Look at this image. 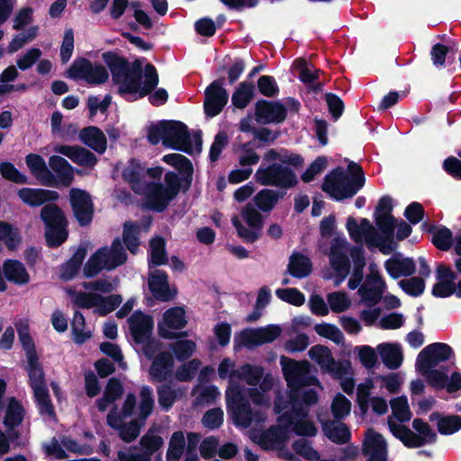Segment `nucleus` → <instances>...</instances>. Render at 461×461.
I'll return each mask as SVG.
<instances>
[{
  "mask_svg": "<svg viewBox=\"0 0 461 461\" xmlns=\"http://www.w3.org/2000/svg\"><path fill=\"white\" fill-rule=\"evenodd\" d=\"M102 59L112 74L113 84L118 86V95L127 102L143 98L157 88L159 77L151 63L147 64L143 70L139 59L131 63L114 51L104 52Z\"/></svg>",
  "mask_w": 461,
  "mask_h": 461,
  "instance_id": "nucleus-1",
  "label": "nucleus"
},
{
  "mask_svg": "<svg viewBox=\"0 0 461 461\" xmlns=\"http://www.w3.org/2000/svg\"><path fill=\"white\" fill-rule=\"evenodd\" d=\"M292 388L285 395L278 392L274 399V411L278 414L277 424L269 429H251L249 432H317L312 421L308 420L305 406L315 404L319 396L314 389L303 391Z\"/></svg>",
  "mask_w": 461,
  "mask_h": 461,
  "instance_id": "nucleus-2",
  "label": "nucleus"
},
{
  "mask_svg": "<svg viewBox=\"0 0 461 461\" xmlns=\"http://www.w3.org/2000/svg\"><path fill=\"white\" fill-rule=\"evenodd\" d=\"M348 174L341 167L332 169L324 177L321 190L336 201L351 198L365 185L366 176L362 167L350 161L348 165Z\"/></svg>",
  "mask_w": 461,
  "mask_h": 461,
  "instance_id": "nucleus-3",
  "label": "nucleus"
},
{
  "mask_svg": "<svg viewBox=\"0 0 461 461\" xmlns=\"http://www.w3.org/2000/svg\"><path fill=\"white\" fill-rule=\"evenodd\" d=\"M25 163L31 173L46 186H69L74 180V168L63 157L53 155L49 158L50 168L57 174L56 176L48 168L43 158L35 153L25 157Z\"/></svg>",
  "mask_w": 461,
  "mask_h": 461,
  "instance_id": "nucleus-4",
  "label": "nucleus"
},
{
  "mask_svg": "<svg viewBox=\"0 0 461 461\" xmlns=\"http://www.w3.org/2000/svg\"><path fill=\"white\" fill-rule=\"evenodd\" d=\"M147 137L152 145L162 141L167 148L193 154L188 127L180 121L161 120L149 127Z\"/></svg>",
  "mask_w": 461,
  "mask_h": 461,
  "instance_id": "nucleus-5",
  "label": "nucleus"
},
{
  "mask_svg": "<svg viewBox=\"0 0 461 461\" xmlns=\"http://www.w3.org/2000/svg\"><path fill=\"white\" fill-rule=\"evenodd\" d=\"M227 415L239 429H248L253 422L258 424L266 419L260 411H253L246 397L245 389L238 383L230 382L226 393Z\"/></svg>",
  "mask_w": 461,
  "mask_h": 461,
  "instance_id": "nucleus-6",
  "label": "nucleus"
},
{
  "mask_svg": "<svg viewBox=\"0 0 461 461\" xmlns=\"http://www.w3.org/2000/svg\"><path fill=\"white\" fill-rule=\"evenodd\" d=\"M44 224V236L49 248H59L68 238V221L64 211L56 203L45 204L40 212Z\"/></svg>",
  "mask_w": 461,
  "mask_h": 461,
  "instance_id": "nucleus-7",
  "label": "nucleus"
},
{
  "mask_svg": "<svg viewBox=\"0 0 461 461\" xmlns=\"http://www.w3.org/2000/svg\"><path fill=\"white\" fill-rule=\"evenodd\" d=\"M254 178L257 183L266 186H275L279 189H290L298 184L294 171L275 161L268 165L262 163L257 169Z\"/></svg>",
  "mask_w": 461,
  "mask_h": 461,
  "instance_id": "nucleus-8",
  "label": "nucleus"
},
{
  "mask_svg": "<svg viewBox=\"0 0 461 461\" xmlns=\"http://www.w3.org/2000/svg\"><path fill=\"white\" fill-rule=\"evenodd\" d=\"M280 364L284 377L290 389L314 385L319 383L317 377L310 375V363L307 360L296 361L282 356Z\"/></svg>",
  "mask_w": 461,
  "mask_h": 461,
  "instance_id": "nucleus-9",
  "label": "nucleus"
},
{
  "mask_svg": "<svg viewBox=\"0 0 461 461\" xmlns=\"http://www.w3.org/2000/svg\"><path fill=\"white\" fill-rule=\"evenodd\" d=\"M350 238L355 242H360L365 236L366 244L372 247L379 248L384 255L390 254L394 250V247L382 243V237L379 236L375 228L366 218H363L358 224L355 218L348 217L346 224Z\"/></svg>",
  "mask_w": 461,
  "mask_h": 461,
  "instance_id": "nucleus-10",
  "label": "nucleus"
},
{
  "mask_svg": "<svg viewBox=\"0 0 461 461\" xmlns=\"http://www.w3.org/2000/svg\"><path fill=\"white\" fill-rule=\"evenodd\" d=\"M351 402L341 393H338L331 402L330 411L333 420L319 415L322 432H350L349 428L342 421L350 412Z\"/></svg>",
  "mask_w": 461,
  "mask_h": 461,
  "instance_id": "nucleus-11",
  "label": "nucleus"
},
{
  "mask_svg": "<svg viewBox=\"0 0 461 461\" xmlns=\"http://www.w3.org/2000/svg\"><path fill=\"white\" fill-rule=\"evenodd\" d=\"M69 203L78 224L81 227L90 225L95 215V205L90 194L83 189L71 188Z\"/></svg>",
  "mask_w": 461,
  "mask_h": 461,
  "instance_id": "nucleus-12",
  "label": "nucleus"
},
{
  "mask_svg": "<svg viewBox=\"0 0 461 461\" xmlns=\"http://www.w3.org/2000/svg\"><path fill=\"white\" fill-rule=\"evenodd\" d=\"M225 77L212 81L204 91L203 110L208 117H215L221 113L229 100V94L223 87Z\"/></svg>",
  "mask_w": 461,
  "mask_h": 461,
  "instance_id": "nucleus-13",
  "label": "nucleus"
},
{
  "mask_svg": "<svg viewBox=\"0 0 461 461\" xmlns=\"http://www.w3.org/2000/svg\"><path fill=\"white\" fill-rule=\"evenodd\" d=\"M286 117L287 110L279 101L259 99L255 104V119L258 123H281Z\"/></svg>",
  "mask_w": 461,
  "mask_h": 461,
  "instance_id": "nucleus-14",
  "label": "nucleus"
},
{
  "mask_svg": "<svg viewBox=\"0 0 461 461\" xmlns=\"http://www.w3.org/2000/svg\"><path fill=\"white\" fill-rule=\"evenodd\" d=\"M454 355L452 348L442 342H434L425 347L418 355L416 366L433 368L440 362L447 361Z\"/></svg>",
  "mask_w": 461,
  "mask_h": 461,
  "instance_id": "nucleus-15",
  "label": "nucleus"
},
{
  "mask_svg": "<svg viewBox=\"0 0 461 461\" xmlns=\"http://www.w3.org/2000/svg\"><path fill=\"white\" fill-rule=\"evenodd\" d=\"M129 330L135 344L145 342L152 336L154 321L152 316L135 311L128 319Z\"/></svg>",
  "mask_w": 461,
  "mask_h": 461,
  "instance_id": "nucleus-16",
  "label": "nucleus"
},
{
  "mask_svg": "<svg viewBox=\"0 0 461 461\" xmlns=\"http://www.w3.org/2000/svg\"><path fill=\"white\" fill-rule=\"evenodd\" d=\"M282 332L278 325H268L259 329H247L240 332V341L247 348H250L256 346H261L266 343H271L276 339Z\"/></svg>",
  "mask_w": 461,
  "mask_h": 461,
  "instance_id": "nucleus-17",
  "label": "nucleus"
},
{
  "mask_svg": "<svg viewBox=\"0 0 461 461\" xmlns=\"http://www.w3.org/2000/svg\"><path fill=\"white\" fill-rule=\"evenodd\" d=\"M361 453L366 461H388V444L383 434H365Z\"/></svg>",
  "mask_w": 461,
  "mask_h": 461,
  "instance_id": "nucleus-18",
  "label": "nucleus"
},
{
  "mask_svg": "<svg viewBox=\"0 0 461 461\" xmlns=\"http://www.w3.org/2000/svg\"><path fill=\"white\" fill-rule=\"evenodd\" d=\"M149 290L157 301L169 302L176 297V292L171 291L168 275L165 270L156 269L149 276Z\"/></svg>",
  "mask_w": 461,
  "mask_h": 461,
  "instance_id": "nucleus-19",
  "label": "nucleus"
},
{
  "mask_svg": "<svg viewBox=\"0 0 461 461\" xmlns=\"http://www.w3.org/2000/svg\"><path fill=\"white\" fill-rule=\"evenodd\" d=\"M53 150L56 153L66 156L74 163L81 167H93L96 165L98 159L90 150L81 146H69L59 144L54 146Z\"/></svg>",
  "mask_w": 461,
  "mask_h": 461,
  "instance_id": "nucleus-20",
  "label": "nucleus"
},
{
  "mask_svg": "<svg viewBox=\"0 0 461 461\" xmlns=\"http://www.w3.org/2000/svg\"><path fill=\"white\" fill-rule=\"evenodd\" d=\"M19 198L31 207H38L46 203L56 202L59 198L58 192L41 188L23 187L18 190Z\"/></svg>",
  "mask_w": 461,
  "mask_h": 461,
  "instance_id": "nucleus-21",
  "label": "nucleus"
},
{
  "mask_svg": "<svg viewBox=\"0 0 461 461\" xmlns=\"http://www.w3.org/2000/svg\"><path fill=\"white\" fill-rule=\"evenodd\" d=\"M175 198L164 189L161 183H153L146 194V207L156 212H163Z\"/></svg>",
  "mask_w": 461,
  "mask_h": 461,
  "instance_id": "nucleus-22",
  "label": "nucleus"
},
{
  "mask_svg": "<svg viewBox=\"0 0 461 461\" xmlns=\"http://www.w3.org/2000/svg\"><path fill=\"white\" fill-rule=\"evenodd\" d=\"M384 268L393 279H398L401 276H411L416 271V266L413 258H403L400 253L394 254L384 262Z\"/></svg>",
  "mask_w": 461,
  "mask_h": 461,
  "instance_id": "nucleus-23",
  "label": "nucleus"
},
{
  "mask_svg": "<svg viewBox=\"0 0 461 461\" xmlns=\"http://www.w3.org/2000/svg\"><path fill=\"white\" fill-rule=\"evenodd\" d=\"M25 409L22 402L15 397H10L5 408L3 424L5 427V432H17L15 430L23 421ZM0 432H3L0 429Z\"/></svg>",
  "mask_w": 461,
  "mask_h": 461,
  "instance_id": "nucleus-24",
  "label": "nucleus"
},
{
  "mask_svg": "<svg viewBox=\"0 0 461 461\" xmlns=\"http://www.w3.org/2000/svg\"><path fill=\"white\" fill-rule=\"evenodd\" d=\"M174 366L173 356L167 352L163 351L158 353L150 365L149 374L153 381L165 382L172 375Z\"/></svg>",
  "mask_w": 461,
  "mask_h": 461,
  "instance_id": "nucleus-25",
  "label": "nucleus"
},
{
  "mask_svg": "<svg viewBox=\"0 0 461 461\" xmlns=\"http://www.w3.org/2000/svg\"><path fill=\"white\" fill-rule=\"evenodd\" d=\"M330 264L336 272L337 279L335 281V286H338L350 272L351 266L349 258L340 248L332 246L330 249Z\"/></svg>",
  "mask_w": 461,
  "mask_h": 461,
  "instance_id": "nucleus-26",
  "label": "nucleus"
},
{
  "mask_svg": "<svg viewBox=\"0 0 461 461\" xmlns=\"http://www.w3.org/2000/svg\"><path fill=\"white\" fill-rule=\"evenodd\" d=\"M80 140L99 154H103L107 147L104 133L96 126H87L79 132Z\"/></svg>",
  "mask_w": 461,
  "mask_h": 461,
  "instance_id": "nucleus-27",
  "label": "nucleus"
},
{
  "mask_svg": "<svg viewBox=\"0 0 461 461\" xmlns=\"http://www.w3.org/2000/svg\"><path fill=\"white\" fill-rule=\"evenodd\" d=\"M122 176L125 182L129 183L134 193L140 194L143 186L145 168L136 158L130 159L122 172Z\"/></svg>",
  "mask_w": 461,
  "mask_h": 461,
  "instance_id": "nucleus-28",
  "label": "nucleus"
},
{
  "mask_svg": "<svg viewBox=\"0 0 461 461\" xmlns=\"http://www.w3.org/2000/svg\"><path fill=\"white\" fill-rule=\"evenodd\" d=\"M263 161L269 163L272 161H279L278 164H282L284 166H292L295 168L301 167L303 164V158L297 153L292 152L286 149H280L276 150L275 149H270L265 152L263 156Z\"/></svg>",
  "mask_w": 461,
  "mask_h": 461,
  "instance_id": "nucleus-29",
  "label": "nucleus"
},
{
  "mask_svg": "<svg viewBox=\"0 0 461 461\" xmlns=\"http://www.w3.org/2000/svg\"><path fill=\"white\" fill-rule=\"evenodd\" d=\"M378 353L384 365L392 370L401 366L403 361L402 347L397 343H382L377 347Z\"/></svg>",
  "mask_w": 461,
  "mask_h": 461,
  "instance_id": "nucleus-30",
  "label": "nucleus"
},
{
  "mask_svg": "<svg viewBox=\"0 0 461 461\" xmlns=\"http://www.w3.org/2000/svg\"><path fill=\"white\" fill-rule=\"evenodd\" d=\"M3 273L7 281L17 285H23L30 282L27 269L17 259H6L3 265Z\"/></svg>",
  "mask_w": 461,
  "mask_h": 461,
  "instance_id": "nucleus-31",
  "label": "nucleus"
},
{
  "mask_svg": "<svg viewBox=\"0 0 461 461\" xmlns=\"http://www.w3.org/2000/svg\"><path fill=\"white\" fill-rule=\"evenodd\" d=\"M26 371L29 376V385L32 389L33 393L48 389L45 372L39 361V357H32L27 359Z\"/></svg>",
  "mask_w": 461,
  "mask_h": 461,
  "instance_id": "nucleus-32",
  "label": "nucleus"
},
{
  "mask_svg": "<svg viewBox=\"0 0 461 461\" xmlns=\"http://www.w3.org/2000/svg\"><path fill=\"white\" fill-rule=\"evenodd\" d=\"M250 440L265 451L282 449L292 434H249Z\"/></svg>",
  "mask_w": 461,
  "mask_h": 461,
  "instance_id": "nucleus-33",
  "label": "nucleus"
},
{
  "mask_svg": "<svg viewBox=\"0 0 461 461\" xmlns=\"http://www.w3.org/2000/svg\"><path fill=\"white\" fill-rule=\"evenodd\" d=\"M87 250L84 246H79L71 258L60 267V277L64 281L73 280L78 274Z\"/></svg>",
  "mask_w": 461,
  "mask_h": 461,
  "instance_id": "nucleus-34",
  "label": "nucleus"
},
{
  "mask_svg": "<svg viewBox=\"0 0 461 461\" xmlns=\"http://www.w3.org/2000/svg\"><path fill=\"white\" fill-rule=\"evenodd\" d=\"M265 369L261 366L244 364L239 369L231 372L232 376L245 381L249 385L257 386L264 379Z\"/></svg>",
  "mask_w": 461,
  "mask_h": 461,
  "instance_id": "nucleus-35",
  "label": "nucleus"
},
{
  "mask_svg": "<svg viewBox=\"0 0 461 461\" xmlns=\"http://www.w3.org/2000/svg\"><path fill=\"white\" fill-rule=\"evenodd\" d=\"M104 249V254L106 260V269L113 270L123 265L128 258V255L122 246L120 238H115L111 245L110 250L107 248Z\"/></svg>",
  "mask_w": 461,
  "mask_h": 461,
  "instance_id": "nucleus-36",
  "label": "nucleus"
},
{
  "mask_svg": "<svg viewBox=\"0 0 461 461\" xmlns=\"http://www.w3.org/2000/svg\"><path fill=\"white\" fill-rule=\"evenodd\" d=\"M287 269L292 276L304 278L312 273V264L307 256L294 252L290 256Z\"/></svg>",
  "mask_w": 461,
  "mask_h": 461,
  "instance_id": "nucleus-37",
  "label": "nucleus"
},
{
  "mask_svg": "<svg viewBox=\"0 0 461 461\" xmlns=\"http://www.w3.org/2000/svg\"><path fill=\"white\" fill-rule=\"evenodd\" d=\"M375 222L378 229L383 233L382 243L391 245L395 248L396 244L393 241L394 230L397 225V219L393 214H380L375 216Z\"/></svg>",
  "mask_w": 461,
  "mask_h": 461,
  "instance_id": "nucleus-38",
  "label": "nucleus"
},
{
  "mask_svg": "<svg viewBox=\"0 0 461 461\" xmlns=\"http://www.w3.org/2000/svg\"><path fill=\"white\" fill-rule=\"evenodd\" d=\"M140 228L135 221H127L122 226V241L126 249L135 255L140 245Z\"/></svg>",
  "mask_w": 461,
  "mask_h": 461,
  "instance_id": "nucleus-39",
  "label": "nucleus"
},
{
  "mask_svg": "<svg viewBox=\"0 0 461 461\" xmlns=\"http://www.w3.org/2000/svg\"><path fill=\"white\" fill-rule=\"evenodd\" d=\"M285 192H280L273 189H262L254 197L257 207L264 212H270L277 203L278 200L283 198Z\"/></svg>",
  "mask_w": 461,
  "mask_h": 461,
  "instance_id": "nucleus-40",
  "label": "nucleus"
},
{
  "mask_svg": "<svg viewBox=\"0 0 461 461\" xmlns=\"http://www.w3.org/2000/svg\"><path fill=\"white\" fill-rule=\"evenodd\" d=\"M429 419L430 422L436 421L438 432H457L461 429L460 415L443 416L438 411H435L429 415Z\"/></svg>",
  "mask_w": 461,
  "mask_h": 461,
  "instance_id": "nucleus-41",
  "label": "nucleus"
},
{
  "mask_svg": "<svg viewBox=\"0 0 461 461\" xmlns=\"http://www.w3.org/2000/svg\"><path fill=\"white\" fill-rule=\"evenodd\" d=\"M255 86L252 82H241L232 94V104L238 109L246 108L253 99Z\"/></svg>",
  "mask_w": 461,
  "mask_h": 461,
  "instance_id": "nucleus-42",
  "label": "nucleus"
},
{
  "mask_svg": "<svg viewBox=\"0 0 461 461\" xmlns=\"http://www.w3.org/2000/svg\"><path fill=\"white\" fill-rule=\"evenodd\" d=\"M404 447L408 448H419L426 445L436 443L438 434H393Z\"/></svg>",
  "mask_w": 461,
  "mask_h": 461,
  "instance_id": "nucleus-43",
  "label": "nucleus"
},
{
  "mask_svg": "<svg viewBox=\"0 0 461 461\" xmlns=\"http://www.w3.org/2000/svg\"><path fill=\"white\" fill-rule=\"evenodd\" d=\"M0 240L9 250H15L22 242V236L18 228L11 223L0 221Z\"/></svg>",
  "mask_w": 461,
  "mask_h": 461,
  "instance_id": "nucleus-44",
  "label": "nucleus"
},
{
  "mask_svg": "<svg viewBox=\"0 0 461 461\" xmlns=\"http://www.w3.org/2000/svg\"><path fill=\"white\" fill-rule=\"evenodd\" d=\"M104 268L106 269V260L104 249H98L86 262L83 267V274L86 278L97 276Z\"/></svg>",
  "mask_w": 461,
  "mask_h": 461,
  "instance_id": "nucleus-45",
  "label": "nucleus"
},
{
  "mask_svg": "<svg viewBox=\"0 0 461 461\" xmlns=\"http://www.w3.org/2000/svg\"><path fill=\"white\" fill-rule=\"evenodd\" d=\"M150 261L149 267L167 265L168 262L167 253L166 251V241L162 237H157L150 240Z\"/></svg>",
  "mask_w": 461,
  "mask_h": 461,
  "instance_id": "nucleus-46",
  "label": "nucleus"
},
{
  "mask_svg": "<svg viewBox=\"0 0 461 461\" xmlns=\"http://www.w3.org/2000/svg\"><path fill=\"white\" fill-rule=\"evenodd\" d=\"M163 442V438L158 434H144L140 440L141 449L140 455H142L147 461H150L152 455L162 447Z\"/></svg>",
  "mask_w": 461,
  "mask_h": 461,
  "instance_id": "nucleus-47",
  "label": "nucleus"
},
{
  "mask_svg": "<svg viewBox=\"0 0 461 461\" xmlns=\"http://www.w3.org/2000/svg\"><path fill=\"white\" fill-rule=\"evenodd\" d=\"M91 64L92 62L86 58L76 59L66 71L67 77L73 80L83 79L86 81L91 71Z\"/></svg>",
  "mask_w": 461,
  "mask_h": 461,
  "instance_id": "nucleus-48",
  "label": "nucleus"
},
{
  "mask_svg": "<svg viewBox=\"0 0 461 461\" xmlns=\"http://www.w3.org/2000/svg\"><path fill=\"white\" fill-rule=\"evenodd\" d=\"M417 370L423 375L428 383L437 388L442 389L445 388L447 383L448 382V376L446 373L433 368H427L425 366H416Z\"/></svg>",
  "mask_w": 461,
  "mask_h": 461,
  "instance_id": "nucleus-49",
  "label": "nucleus"
},
{
  "mask_svg": "<svg viewBox=\"0 0 461 461\" xmlns=\"http://www.w3.org/2000/svg\"><path fill=\"white\" fill-rule=\"evenodd\" d=\"M96 312L100 316H106L110 312L116 310L122 302V297L120 294H111L108 296H103L101 294L96 295Z\"/></svg>",
  "mask_w": 461,
  "mask_h": 461,
  "instance_id": "nucleus-50",
  "label": "nucleus"
},
{
  "mask_svg": "<svg viewBox=\"0 0 461 461\" xmlns=\"http://www.w3.org/2000/svg\"><path fill=\"white\" fill-rule=\"evenodd\" d=\"M158 402L160 408L169 411L178 397L177 391L168 384H162L157 387Z\"/></svg>",
  "mask_w": 461,
  "mask_h": 461,
  "instance_id": "nucleus-51",
  "label": "nucleus"
},
{
  "mask_svg": "<svg viewBox=\"0 0 461 461\" xmlns=\"http://www.w3.org/2000/svg\"><path fill=\"white\" fill-rule=\"evenodd\" d=\"M162 160L175 167L179 173H194V167L191 160L184 155L179 153L167 154L162 158Z\"/></svg>",
  "mask_w": 461,
  "mask_h": 461,
  "instance_id": "nucleus-52",
  "label": "nucleus"
},
{
  "mask_svg": "<svg viewBox=\"0 0 461 461\" xmlns=\"http://www.w3.org/2000/svg\"><path fill=\"white\" fill-rule=\"evenodd\" d=\"M258 385V388L254 386L249 389V396L253 403L261 405L264 403L265 393L270 391L274 385L272 375L267 373Z\"/></svg>",
  "mask_w": 461,
  "mask_h": 461,
  "instance_id": "nucleus-53",
  "label": "nucleus"
},
{
  "mask_svg": "<svg viewBox=\"0 0 461 461\" xmlns=\"http://www.w3.org/2000/svg\"><path fill=\"white\" fill-rule=\"evenodd\" d=\"M309 357L314 360L322 370H326L330 363L334 364V357H332L330 349L322 345H316L309 350Z\"/></svg>",
  "mask_w": 461,
  "mask_h": 461,
  "instance_id": "nucleus-54",
  "label": "nucleus"
},
{
  "mask_svg": "<svg viewBox=\"0 0 461 461\" xmlns=\"http://www.w3.org/2000/svg\"><path fill=\"white\" fill-rule=\"evenodd\" d=\"M393 416L400 422L410 420L411 412L406 396H399L391 400Z\"/></svg>",
  "mask_w": 461,
  "mask_h": 461,
  "instance_id": "nucleus-55",
  "label": "nucleus"
},
{
  "mask_svg": "<svg viewBox=\"0 0 461 461\" xmlns=\"http://www.w3.org/2000/svg\"><path fill=\"white\" fill-rule=\"evenodd\" d=\"M164 321L168 329L181 330L186 325L185 311L181 307H173L164 313Z\"/></svg>",
  "mask_w": 461,
  "mask_h": 461,
  "instance_id": "nucleus-56",
  "label": "nucleus"
},
{
  "mask_svg": "<svg viewBox=\"0 0 461 461\" xmlns=\"http://www.w3.org/2000/svg\"><path fill=\"white\" fill-rule=\"evenodd\" d=\"M0 174L4 179L15 184L25 185L28 183L27 176L21 173L15 166L9 161L0 162Z\"/></svg>",
  "mask_w": 461,
  "mask_h": 461,
  "instance_id": "nucleus-57",
  "label": "nucleus"
},
{
  "mask_svg": "<svg viewBox=\"0 0 461 461\" xmlns=\"http://www.w3.org/2000/svg\"><path fill=\"white\" fill-rule=\"evenodd\" d=\"M33 394L40 414L50 419H55V410L50 397L49 389L36 392Z\"/></svg>",
  "mask_w": 461,
  "mask_h": 461,
  "instance_id": "nucleus-58",
  "label": "nucleus"
},
{
  "mask_svg": "<svg viewBox=\"0 0 461 461\" xmlns=\"http://www.w3.org/2000/svg\"><path fill=\"white\" fill-rule=\"evenodd\" d=\"M431 242L438 249L447 251L453 244V233L447 227L441 226L434 231Z\"/></svg>",
  "mask_w": 461,
  "mask_h": 461,
  "instance_id": "nucleus-59",
  "label": "nucleus"
},
{
  "mask_svg": "<svg viewBox=\"0 0 461 461\" xmlns=\"http://www.w3.org/2000/svg\"><path fill=\"white\" fill-rule=\"evenodd\" d=\"M185 434H172L167 452V461H179L185 448Z\"/></svg>",
  "mask_w": 461,
  "mask_h": 461,
  "instance_id": "nucleus-60",
  "label": "nucleus"
},
{
  "mask_svg": "<svg viewBox=\"0 0 461 461\" xmlns=\"http://www.w3.org/2000/svg\"><path fill=\"white\" fill-rule=\"evenodd\" d=\"M169 348L174 353L178 361L188 359L195 349V343L192 340H177L169 345Z\"/></svg>",
  "mask_w": 461,
  "mask_h": 461,
  "instance_id": "nucleus-61",
  "label": "nucleus"
},
{
  "mask_svg": "<svg viewBox=\"0 0 461 461\" xmlns=\"http://www.w3.org/2000/svg\"><path fill=\"white\" fill-rule=\"evenodd\" d=\"M316 333L323 338L330 339L336 344H339L344 339L341 330L331 323H319L314 326Z\"/></svg>",
  "mask_w": 461,
  "mask_h": 461,
  "instance_id": "nucleus-62",
  "label": "nucleus"
},
{
  "mask_svg": "<svg viewBox=\"0 0 461 461\" xmlns=\"http://www.w3.org/2000/svg\"><path fill=\"white\" fill-rule=\"evenodd\" d=\"M383 287L363 285L358 289V294L362 301L369 307L377 304L383 297Z\"/></svg>",
  "mask_w": 461,
  "mask_h": 461,
  "instance_id": "nucleus-63",
  "label": "nucleus"
},
{
  "mask_svg": "<svg viewBox=\"0 0 461 461\" xmlns=\"http://www.w3.org/2000/svg\"><path fill=\"white\" fill-rule=\"evenodd\" d=\"M201 361L197 358H194L187 363H185L177 367L175 376L179 382H190L194 377V375L198 371Z\"/></svg>",
  "mask_w": 461,
  "mask_h": 461,
  "instance_id": "nucleus-64",
  "label": "nucleus"
}]
</instances>
